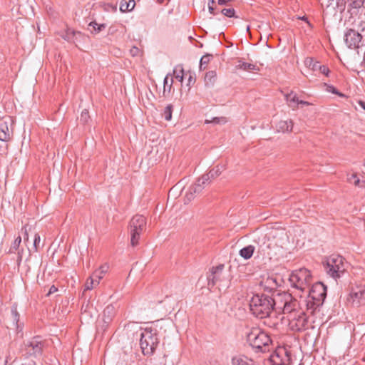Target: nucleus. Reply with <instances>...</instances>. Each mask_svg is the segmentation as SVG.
<instances>
[{
  "instance_id": "50",
  "label": "nucleus",
  "mask_w": 365,
  "mask_h": 365,
  "mask_svg": "<svg viewBox=\"0 0 365 365\" xmlns=\"http://www.w3.org/2000/svg\"><path fill=\"white\" fill-rule=\"evenodd\" d=\"M208 10L211 14H212V15L216 14V13L215 12V8L213 6L210 5V3H208Z\"/></svg>"
},
{
  "instance_id": "61",
  "label": "nucleus",
  "mask_w": 365,
  "mask_h": 365,
  "mask_svg": "<svg viewBox=\"0 0 365 365\" xmlns=\"http://www.w3.org/2000/svg\"><path fill=\"white\" fill-rule=\"evenodd\" d=\"M264 324H267V325H269V327H271V324H269V323H267V322H264Z\"/></svg>"
},
{
  "instance_id": "20",
  "label": "nucleus",
  "mask_w": 365,
  "mask_h": 365,
  "mask_svg": "<svg viewBox=\"0 0 365 365\" xmlns=\"http://www.w3.org/2000/svg\"><path fill=\"white\" fill-rule=\"evenodd\" d=\"M285 100L287 101L288 106L293 110L298 108L299 98L297 94L291 91L289 93L284 95Z\"/></svg>"
},
{
  "instance_id": "55",
  "label": "nucleus",
  "mask_w": 365,
  "mask_h": 365,
  "mask_svg": "<svg viewBox=\"0 0 365 365\" xmlns=\"http://www.w3.org/2000/svg\"><path fill=\"white\" fill-rule=\"evenodd\" d=\"M298 105L309 106V105H310V103L307 101L299 100Z\"/></svg>"
},
{
  "instance_id": "19",
  "label": "nucleus",
  "mask_w": 365,
  "mask_h": 365,
  "mask_svg": "<svg viewBox=\"0 0 365 365\" xmlns=\"http://www.w3.org/2000/svg\"><path fill=\"white\" fill-rule=\"evenodd\" d=\"M115 314V309L112 304L108 305L103 310V322L106 326L112 321Z\"/></svg>"
},
{
  "instance_id": "9",
  "label": "nucleus",
  "mask_w": 365,
  "mask_h": 365,
  "mask_svg": "<svg viewBox=\"0 0 365 365\" xmlns=\"http://www.w3.org/2000/svg\"><path fill=\"white\" fill-rule=\"evenodd\" d=\"M309 291V298L315 300L317 306H322L327 297V287L322 282L314 283Z\"/></svg>"
},
{
  "instance_id": "48",
  "label": "nucleus",
  "mask_w": 365,
  "mask_h": 365,
  "mask_svg": "<svg viewBox=\"0 0 365 365\" xmlns=\"http://www.w3.org/2000/svg\"><path fill=\"white\" fill-rule=\"evenodd\" d=\"M58 291V288L56 287L54 285H52L49 290H48V292L47 293L46 296H50L51 294H53L55 292H56Z\"/></svg>"
},
{
  "instance_id": "11",
  "label": "nucleus",
  "mask_w": 365,
  "mask_h": 365,
  "mask_svg": "<svg viewBox=\"0 0 365 365\" xmlns=\"http://www.w3.org/2000/svg\"><path fill=\"white\" fill-rule=\"evenodd\" d=\"M283 304H279L277 302L276 306V314L280 313L281 310L284 314H290L291 316H293L295 313L294 312L297 309L299 304L297 299H293L291 294H283Z\"/></svg>"
},
{
  "instance_id": "16",
  "label": "nucleus",
  "mask_w": 365,
  "mask_h": 365,
  "mask_svg": "<svg viewBox=\"0 0 365 365\" xmlns=\"http://www.w3.org/2000/svg\"><path fill=\"white\" fill-rule=\"evenodd\" d=\"M202 192V186L200 183H195L189 187L188 191L185 194V202H190L195 197V194Z\"/></svg>"
},
{
  "instance_id": "33",
  "label": "nucleus",
  "mask_w": 365,
  "mask_h": 365,
  "mask_svg": "<svg viewBox=\"0 0 365 365\" xmlns=\"http://www.w3.org/2000/svg\"><path fill=\"white\" fill-rule=\"evenodd\" d=\"M173 110V106L171 104L168 105L163 113V116L165 120H170L172 118V113Z\"/></svg>"
},
{
  "instance_id": "13",
  "label": "nucleus",
  "mask_w": 365,
  "mask_h": 365,
  "mask_svg": "<svg viewBox=\"0 0 365 365\" xmlns=\"http://www.w3.org/2000/svg\"><path fill=\"white\" fill-rule=\"evenodd\" d=\"M13 120L9 116L0 123V140L6 142L11 139L12 131L9 128V125L12 126Z\"/></svg>"
},
{
  "instance_id": "60",
  "label": "nucleus",
  "mask_w": 365,
  "mask_h": 365,
  "mask_svg": "<svg viewBox=\"0 0 365 365\" xmlns=\"http://www.w3.org/2000/svg\"><path fill=\"white\" fill-rule=\"evenodd\" d=\"M29 365H36V364L34 361H32L31 364H29Z\"/></svg>"
},
{
  "instance_id": "43",
  "label": "nucleus",
  "mask_w": 365,
  "mask_h": 365,
  "mask_svg": "<svg viewBox=\"0 0 365 365\" xmlns=\"http://www.w3.org/2000/svg\"><path fill=\"white\" fill-rule=\"evenodd\" d=\"M11 314L13 316L14 321L18 322L19 320V314L17 312V308L15 306L11 307Z\"/></svg>"
},
{
  "instance_id": "36",
  "label": "nucleus",
  "mask_w": 365,
  "mask_h": 365,
  "mask_svg": "<svg viewBox=\"0 0 365 365\" xmlns=\"http://www.w3.org/2000/svg\"><path fill=\"white\" fill-rule=\"evenodd\" d=\"M227 122V118L225 117H215L212 118L211 121H209L207 120H205V123H212L215 124H225Z\"/></svg>"
},
{
  "instance_id": "1",
  "label": "nucleus",
  "mask_w": 365,
  "mask_h": 365,
  "mask_svg": "<svg viewBox=\"0 0 365 365\" xmlns=\"http://www.w3.org/2000/svg\"><path fill=\"white\" fill-rule=\"evenodd\" d=\"M277 302L266 294H255L250 301V311L259 319L269 317L272 312L276 314Z\"/></svg>"
},
{
  "instance_id": "40",
  "label": "nucleus",
  "mask_w": 365,
  "mask_h": 365,
  "mask_svg": "<svg viewBox=\"0 0 365 365\" xmlns=\"http://www.w3.org/2000/svg\"><path fill=\"white\" fill-rule=\"evenodd\" d=\"M89 119V115H88V110L86 109H84L82 110L81 112V121L83 122V123H86L88 122Z\"/></svg>"
},
{
  "instance_id": "53",
  "label": "nucleus",
  "mask_w": 365,
  "mask_h": 365,
  "mask_svg": "<svg viewBox=\"0 0 365 365\" xmlns=\"http://www.w3.org/2000/svg\"><path fill=\"white\" fill-rule=\"evenodd\" d=\"M107 269H108V266L107 265H103V266H101L100 267V272H101V274H104L107 272Z\"/></svg>"
},
{
  "instance_id": "18",
  "label": "nucleus",
  "mask_w": 365,
  "mask_h": 365,
  "mask_svg": "<svg viewBox=\"0 0 365 365\" xmlns=\"http://www.w3.org/2000/svg\"><path fill=\"white\" fill-rule=\"evenodd\" d=\"M349 4V12L351 15H356L359 12V9H361L364 3V0H347Z\"/></svg>"
},
{
  "instance_id": "32",
  "label": "nucleus",
  "mask_w": 365,
  "mask_h": 365,
  "mask_svg": "<svg viewBox=\"0 0 365 365\" xmlns=\"http://www.w3.org/2000/svg\"><path fill=\"white\" fill-rule=\"evenodd\" d=\"M212 180V178L209 175L208 173L203 175L201 178H200L195 183H200L202 186V190L205 187V185H208Z\"/></svg>"
},
{
  "instance_id": "35",
  "label": "nucleus",
  "mask_w": 365,
  "mask_h": 365,
  "mask_svg": "<svg viewBox=\"0 0 365 365\" xmlns=\"http://www.w3.org/2000/svg\"><path fill=\"white\" fill-rule=\"evenodd\" d=\"M168 76L169 75H167L165 76V78H164V81H163V84H164V90H163V95L165 96V93L166 91H168V93L170 92L171 91V88L173 87V78H171L170 80V83H169L168 82Z\"/></svg>"
},
{
  "instance_id": "30",
  "label": "nucleus",
  "mask_w": 365,
  "mask_h": 365,
  "mask_svg": "<svg viewBox=\"0 0 365 365\" xmlns=\"http://www.w3.org/2000/svg\"><path fill=\"white\" fill-rule=\"evenodd\" d=\"M321 306H317L315 300L309 299L307 302V312L310 314H314L317 310H319Z\"/></svg>"
},
{
  "instance_id": "2",
  "label": "nucleus",
  "mask_w": 365,
  "mask_h": 365,
  "mask_svg": "<svg viewBox=\"0 0 365 365\" xmlns=\"http://www.w3.org/2000/svg\"><path fill=\"white\" fill-rule=\"evenodd\" d=\"M247 341L257 351H269L272 342L269 336L258 328H253L247 334Z\"/></svg>"
},
{
  "instance_id": "7",
  "label": "nucleus",
  "mask_w": 365,
  "mask_h": 365,
  "mask_svg": "<svg viewBox=\"0 0 365 365\" xmlns=\"http://www.w3.org/2000/svg\"><path fill=\"white\" fill-rule=\"evenodd\" d=\"M45 341L40 336H36L24 343V351L27 356L39 357L42 355Z\"/></svg>"
},
{
  "instance_id": "45",
  "label": "nucleus",
  "mask_w": 365,
  "mask_h": 365,
  "mask_svg": "<svg viewBox=\"0 0 365 365\" xmlns=\"http://www.w3.org/2000/svg\"><path fill=\"white\" fill-rule=\"evenodd\" d=\"M40 241H41L40 235L38 234H37V233L35 234L34 240V247L36 251L38 250V248L39 247Z\"/></svg>"
},
{
  "instance_id": "8",
  "label": "nucleus",
  "mask_w": 365,
  "mask_h": 365,
  "mask_svg": "<svg viewBox=\"0 0 365 365\" xmlns=\"http://www.w3.org/2000/svg\"><path fill=\"white\" fill-rule=\"evenodd\" d=\"M224 267V264H219L212 268L211 272L207 276L208 286L213 287L218 284L219 287H228L230 280L223 273Z\"/></svg>"
},
{
  "instance_id": "21",
  "label": "nucleus",
  "mask_w": 365,
  "mask_h": 365,
  "mask_svg": "<svg viewBox=\"0 0 365 365\" xmlns=\"http://www.w3.org/2000/svg\"><path fill=\"white\" fill-rule=\"evenodd\" d=\"M232 365H255L254 361L245 356H238L232 357Z\"/></svg>"
},
{
  "instance_id": "31",
  "label": "nucleus",
  "mask_w": 365,
  "mask_h": 365,
  "mask_svg": "<svg viewBox=\"0 0 365 365\" xmlns=\"http://www.w3.org/2000/svg\"><path fill=\"white\" fill-rule=\"evenodd\" d=\"M237 67L240 69H242L244 71H255L257 70V66L252 63H247V62H241L237 66Z\"/></svg>"
},
{
  "instance_id": "3",
  "label": "nucleus",
  "mask_w": 365,
  "mask_h": 365,
  "mask_svg": "<svg viewBox=\"0 0 365 365\" xmlns=\"http://www.w3.org/2000/svg\"><path fill=\"white\" fill-rule=\"evenodd\" d=\"M312 274L306 268H301L293 271L289 276L291 286L302 292L308 289L312 283Z\"/></svg>"
},
{
  "instance_id": "42",
  "label": "nucleus",
  "mask_w": 365,
  "mask_h": 365,
  "mask_svg": "<svg viewBox=\"0 0 365 365\" xmlns=\"http://www.w3.org/2000/svg\"><path fill=\"white\" fill-rule=\"evenodd\" d=\"M324 85L327 86V91L331 92V93H332L334 94L339 95V96H344L343 94L339 93L338 91V90L335 87H334L333 86H328L326 83Z\"/></svg>"
},
{
  "instance_id": "26",
  "label": "nucleus",
  "mask_w": 365,
  "mask_h": 365,
  "mask_svg": "<svg viewBox=\"0 0 365 365\" xmlns=\"http://www.w3.org/2000/svg\"><path fill=\"white\" fill-rule=\"evenodd\" d=\"M81 32L75 31L71 29H67L64 32L61 34V36L68 42H72L74 41L76 35H81Z\"/></svg>"
},
{
  "instance_id": "15",
  "label": "nucleus",
  "mask_w": 365,
  "mask_h": 365,
  "mask_svg": "<svg viewBox=\"0 0 365 365\" xmlns=\"http://www.w3.org/2000/svg\"><path fill=\"white\" fill-rule=\"evenodd\" d=\"M21 237L20 236H19L14 240V241L11 244V245L8 251L9 254H13V253H16V252H17V259L16 260H17L18 264H19L21 262V261L22 260L23 250H21V251L19 250V246L21 245Z\"/></svg>"
},
{
  "instance_id": "6",
  "label": "nucleus",
  "mask_w": 365,
  "mask_h": 365,
  "mask_svg": "<svg viewBox=\"0 0 365 365\" xmlns=\"http://www.w3.org/2000/svg\"><path fill=\"white\" fill-rule=\"evenodd\" d=\"M130 244L133 247L138 245L140 235L145 230V217L140 215L133 217L130 221Z\"/></svg>"
},
{
  "instance_id": "24",
  "label": "nucleus",
  "mask_w": 365,
  "mask_h": 365,
  "mask_svg": "<svg viewBox=\"0 0 365 365\" xmlns=\"http://www.w3.org/2000/svg\"><path fill=\"white\" fill-rule=\"evenodd\" d=\"M279 285L280 283L276 277H268L264 281V287L269 291L275 290Z\"/></svg>"
},
{
  "instance_id": "37",
  "label": "nucleus",
  "mask_w": 365,
  "mask_h": 365,
  "mask_svg": "<svg viewBox=\"0 0 365 365\" xmlns=\"http://www.w3.org/2000/svg\"><path fill=\"white\" fill-rule=\"evenodd\" d=\"M96 283L95 279H93L92 277H89L85 284V289L86 290H91L93 288V284Z\"/></svg>"
},
{
  "instance_id": "4",
  "label": "nucleus",
  "mask_w": 365,
  "mask_h": 365,
  "mask_svg": "<svg viewBox=\"0 0 365 365\" xmlns=\"http://www.w3.org/2000/svg\"><path fill=\"white\" fill-rule=\"evenodd\" d=\"M326 272L331 277L336 279L341 277L346 270V262L344 258L339 255H331L324 264Z\"/></svg>"
},
{
  "instance_id": "38",
  "label": "nucleus",
  "mask_w": 365,
  "mask_h": 365,
  "mask_svg": "<svg viewBox=\"0 0 365 365\" xmlns=\"http://www.w3.org/2000/svg\"><path fill=\"white\" fill-rule=\"evenodd\" d=\"M174 76L176 79H178L180 82H182L183 81V68H180L179 72L177 71L176 69L173 71Z\"/></svg>"
},
{
  "instance_id": "27",
  "label": "nucleus",
  "mask_w": 365,
  "mask_h": 365,
  "mask_svg": "<svg viewBox=\"0 0 365 365\" xmlns=\"http://www.w3.org/2000/svg\"><path fill=\"white\" fill-rule=\"evenodd\" d=\"M135 6L134 0H130L129 1H122L120 4V10L121 12H126L132 11Z\"/></svg>"
},
{
  "instance_id": "52",
  "label": "nucleus",
  "mask_w": 365,
  "mask_h": 365,
  "mask_svg": "<svg viewBox=\"0 0 365 365\" xmlns=\"http://www.w3.org/2000/svg\"><path fill=\"white\" fill-rule=\"evenodd\" d=\"M357 103L360 106V107L365 110V101L362 100L357 101Z\"/></svg>"
},
{
  "instance_id": "41",
  "label": "nucleus",
  "mask_w": 365,
  "mask_h": 365,
  "mask_svg": "<svg viewBox=\"0 0 365 365\" xmlns=\"http://www.w3.org/2000/svg\"><path fill=\"white\" fill-rule=\"evenodd\" d=\"M212 57V55H205L203 56L200 59V68H202L203 65H206L209 63L210 58Z\"/></svg>"
},
{
  "instance_id": "54",
  "label": "nucleus",
  "mask_w": 365,
  "mask_h": 365,
  "mask_svg": "<svg viewBox=\"0 0 365 365\" xmlns=\"http://www.w3.org/2000/svg\"><path fill=\"white\" fill-rule=\"evenodd\" d=\"M360 68L361 70H365V53L364 55L363 61L360 63Z\"/></svg>"
},
{
  "instance_id": "44",
  "label": "nucleus",
  "mask_w": 365,
  "mask_h": 365,
  "mask_svg": "<svg viewBox=\"0 0 365 365\" xmlns=\"http://www.w3.org/2000/svg\"><path fill=\"white\" fill-rule=\"evenodd\" d=\"M103 274H101L100 271H96L93 272L92 277L95 279L96 284L99 283L101 279L103 278Z\"/></svg>"
},
{
  "instance_id": "39",
  "label": "nucleus",
  "mask_w": 365,
  "mask_h": 365,
  "mask_svg": "<svg viewBox=\"0 0 365 365\" xmlns=\"http://www.w3.org/2000/svg\"><path fill=\"white\" fill-rule=\"evenodd\" d=\"M221 13L225 16L233 17L235 16V11L233 9H223Z\"/></svg>"
},
{
  "instance_id": "51",
  "label": "nucleus",
  "mask_w": 365,
  "mask_h": 365,
  "mask_svg": "<svg viewBox=\"0 0 365 365\" xmlns=\"http://www.w3.org/2000/svg\"><path fill=\"white\" fill-rule=\"evenodd\" d=\"M195 82V78H193L192 75H190L188 81H187V85L190 86V84H193Z\"/></svg>"
},
{
  "instance_id": "22",
  "label": "nucleus",
  "mask_w": 365,
  "mask_h": 365,
  "mask_svg": "<svg viewBox=\"0 0 365 365\" xmlns=\"http://www.w3.org/2000/svg\"><path fill=\"white\" fill-rule=\"evenodd\" d=\"M217 79V73L215 71H210L205 73L204 81L207 87H212Z\"/></svg>"
},
{
  "instance_id": "58",
  "label": "nucleus",
  "mask_w": 365,
  "mask_h": 365,
  "mask_svg": "<svg viewBox=\"0 0 365 365\" xmlns=\"http://www.w3.org/2000/svg\"><path fill=\"white\" fill-rule=\"evenodd\" d=\"M300 19L307 21V18L305 16L301 17Z\"/></svg>"
},
{
  "instance_id": "34",
  "label": "nucleus",
  "mask_w": 365,
  "mask_h": 365,
  "mask_svg": "<svg viewBox=\"0 0 365 365\" xmlns=\"http://www.w3.org/2000/svg\"><path fill=\"white\" fill-rule=\"evenodd\" d=\"M348 180L351 183H354L355 185L359 187H365V181H360V180L357 178L356 174H352L350 178H348Z\"/></svg>"
},
{
  "instance_id": "29",
  "label": "nucleus",
  "mask_w": 365,
  "mask_h": 365,
  "mask_svg": "<svg viewBox=\"0 0 365 365\" xmlns=\"http://www.w3.org/2000/svg\"><path fill=\"white\" fill-rule=\"evenodd\" d=\"M224 170H225V165H217L212 170H210L208 174L212 178V179H214L218 177Z\"/></svg>"
},
{
  "instance_id": "49",
  "label": "nucleus",
  "mask_w": 365,
  "mask_h": 365,
  "mask_svg": "<svg viewBox=\"0 0 365 365\" xmlns=\"http://www.w3.org/2000/svg\"><path fill=\"white\" fill-rule=\"evenodd\" d=\"M139 53V49L137 47H133L130 49V53L132 56H137Z\"/></svg>"
},
{
  "instance_id": "63",
  "label": "nucleus",
  "mask_w": 365,
  "mask_h": 365,
  "mask_svg": "<svg viewBox=\"0 0 365 365\" xmlns=\"http://www.w3.org/2000/svg\"><path fill=\"white\" fill-rule=\"evenodd\" d=\"M264 324H267V325H269V327H271V324H269V323H267V322H264Z\"/></svg>"
},
{
  "instance_id": "62",
  "label": "nucleus",
  "mask_w": 365,
  "mask_h": 365,
  "mask_svg": "<svg viewBox=\"0 0 365 365\" xmlns=\"http://www.w3.org/2000/svg\"><path fill=\"white\" fill-rule=\"evenodd\" d=\"M264 324H267V325H269V327H271V324H269V323H267V322H264Z\"/></svg>"
},
{
  "instance_id": "46",
  "label": "nucleus",
  "mask_w": 365,
  "mask_h": 365,
  "mask_svg": "<svg viewBox=\"0 0 365 365\" xmlns=\"http://www.w3.org/2000/svg\"><path fill=\"white\" fill-rule=\"evenodd\" d=\"M336 7L340 11H344L346 7V0H336Z\"/></svg>"
},
{
  "instance_id": "23",
  "label": "nucleus",
  "mask_w": 365,
  "mask_h": 365,
  "mask_svg": "<svg viewBox=\"0 0 365 365\" xmlns=\"http://www.w3.org/2000/svg\"><path fill=\"white\" fill-rule=\"evenodd\" d=\"M255 247L253 245H248L240 250V255L245 259H249L253 255Z\"/></svg>"
},
{
  "instance_id": "59",
  "label": "nucleus",
  "mask_w": 365,
  "mask_h": 365,
  "mask_svg": "<svg viewBox=\"0 0 365 365\" xmlns=\"http://www.w3.org/2000/svg\"><path fill=\"white\" fill-rule=\"evenodd\" d=\"M208 3H210V5L213 6L215 4V0H210Z\"/></svg>"
},
{
  "instance_id": "5",
  "label": "nucleus",
  "mask_w": 365,
  "mask_h": 365,
  "mask_svg": "<svg viewBox=\"0 0 365 365\" xmlns=\"http://www.w3.org/2000/svg\"><path fill=\"white\" fill-rule=\"evenodd\" d=\"M140 336V346L143 355H153L159 343L157 334L153 333L151 329H145L141 331Z\"/></svg>"
},
{
  "instance_id": "14",
  "label": "nucleus",
  "mask_w": 365,
  "mask_h": 365,
  "mask_svg": "<svg viewBox=\"0 0 365 365\" xmlns=\"http://www.w3.org/2000/svg\"><path fill=\"white\" fill-rule=\"evenodd\" d=\"M292 321H296L295 327L297 330L304 329L307 325V314L304 312H299L298 314H294L291 316Z\"/></svg>"
},
{
  "instance_id": "12",
  "label": "nucleus",
  "mask_w": 365,
  "mask_h": 365,
  "mask_svg": "<svg viewBox=\"0 0 365 365\" xmlns=\"http://www.w3.org/2000/svg\"><path fill=\"white\" fill-rule=\"evenodd\" d=\"M361 38L362 34L352 29L344 34V41L349 48H359Z\"/></svg>"
},
{
  "instance_id": "56",
  "label": "nucleus",
  "mask_w": 365,
  "mask_h": 365,
  "mask_svg": "<svg viewBox=\"0 0 365 365\" xmlns=\"http://www.w3.org/2000/svg\"><path fill=\"white\" fill-rule=\"evenodd\" d=\"M229 1H231V0H218V4L225 5L227 4V3Z\"/></svg>"
},
{
  "instance_id": "47",
  "label": "nucleus",
  "mask_w": 365,
  "mask_h": 365,
  "mask_svg": "<svg viewBox=\"0 0 365 365\" xmlns=\"http://www.w3.org/2000/svg\"><path fill=\"white\" fill-rule=\"evenodd\" d=\"M318 70L327 76L329 75V69L324 65H320Z\"/></svg>"
},
{
  "instance_id": "28",
  "label": "nucleus",
  "mask_w": 365,
  "mask_h": 365,
  "mask_svg": "<svg viewBox=\"0 0 365 365\" xmlns=\"http://www.w3.org/2000/svg\"><path fill=\"white\" fill-rule=\"evenodd\" d=\"M304 64L312 71H318L320 66L319 62L315 61L313 58L307 57L304 60Z\"/></svg>"
},
{
  "instance_id": "17",
  "label": "nucleus",
  "mask_w": 365,
  "mask_h": 365,
  "mask_svg": "<svg viewBox=\"0 0 365 365\" xmlns=\"http://www.w3.org/2000/svg\"><path fill=\"white\" fill-rule=\"evenodd\" d=\"M293 122L292 120H279L276 124V129L278 132H290L292 130Z\"/></svg>"
},
{
  "instance_id": "57",
  "label": "nucleus",
  "mask_w": 365,
  "mask_h": 365,
  "mask_svg": "<svg viewBox=\"0 0 365 365\" xmlns=\"http://www.w3.org/2000/svg\"><path fill=\"white\" fill-rule=\"evenodd\" d=\"M24 237V240H28V239H29V235H28L26 230H25Z\"/></svg>"
},
{
  "instance_id": "10",
  "label": "nucleus",
  "mask_w": 365,
  "mask_h": 365,
  "mask_svg": "<svg viewBox=\"0 0 365 365\" xmlns=\"http://www.w3.org/2000/svg\"><path fill=\"white\" fill-rule=\"evenodd\" d=\"M272 365H291L290 351L285 347H278L270 356Z\"/></svg>"
},
{
  "instance_id": "64",
  "label": "nucleus",
  "mask_w": 365,
  "mask_h": 365,
  "mask_svg": "<svg viewBox=\"0 0 365 365\" xmlns=\"http://www.w3.org/2000/svg\"><path fill=\"white\" fill-rule=\"evenodd\" d=\"M364 166H365V163H364Z\"/></svg>"
},
{
  "instance_id": "25",
  "label": "nucleus",
  "mask_w": 365,
  "mask_h": 365,
  "mask_svg": "<svg viewBox=\"0 0 365 365\" xmlns=\"http://www.w3.org/2000/svg\"><path fill=\"white\" fill-rule=\"evenodd\" d=\"M106 28L105 24H98L96 21H93L89 23L88 25V30L91 31L93 34H97Z\"/></svg>"
}]
</instances>
